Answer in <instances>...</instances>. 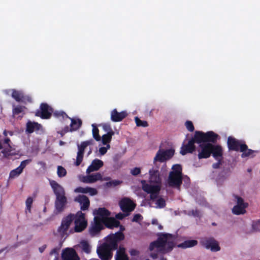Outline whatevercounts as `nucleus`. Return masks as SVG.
I'll list each match as a JSON object with an SVG mask.
<instances>
[{"mask_svg":"<svg viewBox=\"0 0 260 260\" xmlns=\"http://www.w3.org/2000/svg\"><path fill=\"white\" fill-rule=\"evenodd\" d=\"M120 232L107 236L106 242L98 248L97 252L102 260H111L113 255L112 251L117 248V242L124 239V236L121 233L124 230V226L120 225Z\"/></svg>","mask_w":260,"mask_h":260,"instance_id":"nucleus-1","label":"nucleus"},{"mask_svg":"<svg viewBox=\"0 0 260 260\" xmlns=\"http://www.w3.org/2000/svg\"><path fill=\"white\" fill-rule=\"evenodd\" d=\"M175 236L169 234L160 235L156 241L153 242L150 244L149 249L151 251V256L153 259L157 257L155 252H160L163 253L171 251L175 246Z\"/></svg>","mask_w":260,"mask_h":260,"instance_id":"nucleus-2","label":"nucleus"},{"mask_svg":"<svg viewBox=\"0 0 260 260\" xmlns=\"http://www.w3.org/2000/svg\"><path fill=\"white\" fill-rule=\"evenodd\" d=\"M227 145L229 151H235L241 153V157L245 160L253 158L258 152L257 150L248 148L247 145L244 140H238L234 137L230 136L228 138Z\"/></svg>","mask_w":260,"mask_h":260,"instance_id":"nucleus-3","label":"nucleus"},{"mask_svg":"<svg viewBox=\"0 0 260 260\" xmlns=\"http://www.w3.org/2000/svg\"><path fill=\"white\" fill-rule=\"evenodd\" d=\"M149 182L142 181V188L144 191L150 194L152 200L156 198L160 189V178L157 171H150Z\"/></svg>","mask_w":260,"mask_h":260,"instance_id":"nucleus-4","label":"nucleus"},{"mask_svg":"<svg viewBox=\"0 0 260 260\" xmlns=\"http://www.w3.org/2000/svg\"><path fill=\"white\" fill-rule=\"evenodd\" d=\"M73 219H74V229L71 230L70 231V233L74 232L80 233L86 228L87 221L85 217V214L81 211H78L75 216L74 215L70 214L66 217V231Z\"/></svg>","mask_w":260,"mask_h":260,"instance_id":"nucleus-5","label":"nucleus"},{"mask_svg":"<svg viewBox=\"0 0 260 260\" xmlns=\"http://www.w3.org/2000/svg\"><path fill=\"white\" fill-rule=\"evenodd\" d=\"M94 219L105 224L108 228H113L119 226V222L114 218L110 217V212L105 208L94 210L93 212Z\"/></svg>","mask_w":260,"mask_h":260,"instance_id":"nucleus-6","label":"nucleus"},{"mask_svg":"<svg viewBox=\"0 0 260 260\" xmlns=\"http://www.w3.org/2000/svg\"><path fill=\"white\" fill-rule=\"evenodd\" d=\"M175 149L172 147L167 148L161 143L159 150L154 157L153 162L159 161L163 162L170 159L174 155Z\"/></svg>","mask_w":260,"mask_h":260,"instance_id":"nucleus-7","label":"nucleus"},{"mask_svg":"<svg viewBox=\"0 0 260 260\" xmlns=\"http://www.w3.org/2000/svg\"><path fill=\"white\" fill-rule=\"evenodd\" d=\"M172 171L170 172L168 183L171 186L179 187L182 183V168L179 164L173 166Z\"/></svg>","mask_w":260,"mask_h":260,"instance_id":"nucleus-8","label":"nucleus"},{"mask_svg":"<svg viewBox=\"0 0 260 260\" xmlns=\"http://www.w3.org/2000/svg\"><path fill=\"white\" fill-rule=\"evenodd\" d=\"M236 205L232 209V212L236 215L243 214L246 213V208L248 206V204L245 202L241 197L236 196L235 197Z\"/></svg>","mask_w":260,"mask_h":260,"instance_id":"nucleus-9","label":"nucleus"},{"mask_svg":"<svg viewBox=\"0 0 260 260\" xmlns=\"http://www.w3.org/2000/svg\"><path fill=\"white\" fill-rule=\"evenodd\" d=\"M201 245L207 249L212 252H217L220 250V247L217 241L213 238H205L201 241Z\"/></svg>","mask_w":260,"mask_h":260,"instance_id":"nucleus-10","label":"nucleus"},{"mask_svg":"<svg viewBox=\"0 0 260 260\" xmlns=\"http://www.w3.org/2000/svg\"><path fill=\"white\" fill-rule=\"evenodd\" d=\"M53 108L47 103H41L40 110L36 112V116L41 117L42 119H49L52 116Z\"/></svg>","mask_w":260,"mask_h":260,"instance_id":"nucleus-11","label":"nucleus"},{"mask_svg":"<svg viewBox=\"0 0 260 260\" xmlns=\"http://www.w3.org/2000/svg\"><path fill=\"white\" fill-rule=\"evenodd\" d=\"M93 144V140L92 139L83 141L81 142L80 145H78V152L76 157V161L75 162H82L83 158V154L86 148Z\"/></svg>","mask_w":260,"mask_h":260,"instance_id":"nucleus-12","label":"nucleus"},{"mask_svg":"<svg viewBox=\"0 0 260 260\" xmlns=\"http://www.w3.org/2000/svg\"><path fill=\"white\" fill-rule=\"evenodd\" d=\"M211 155L218 161V162H222L223 151L222 147L219 145L212 144L211 147Z\"/></svg>","mask_w":260,"mask_h":260,"instance_id":"nucleus-13","label":"nucleus"},{"mask_svg":"<svg viewBox=\"0 0 260 260\" xmlns=\"http://www.w3.org/2000/svg\"><path fill=\"white\" fill-rule=\"evenodd\" d=\"M200 146L201 148V152L198 154L199 158H207L211 155V147L212 146L211 143H203L200 144Z\"/></svg>","mask_w":260,"mask_h":260,"instance_id":"nucleus-14","label":"nucleus"},{"mask_svg":"<svg viewBox=\"0 0 260 260\" xmlns=\"http://www.w3.org/2000/svg\"><path fill=\"white\" fill-rule=\"evenodd\" d=\"M49 181L56 198L65 197L64 189L61 186L54 180L49 179Z\"/></svg>","mask_w":260,"mask_h":260,"instance_id":"nucleus-15","label":"nucleus"},{"mask_svg":"<svg viewBox=\"0 0 260 260\" xmlns=\"http://www.w3.org/2000/svg\"><path fill=\"white\" fill-rule=\"evenodd\" d=\"M81 181L86 183H92L98 180L102 179V176L100 173H95L86 176H80Z\"/></svg>","mask_w":260,"mask_h":260,"instance_id":"nucleus-16","label":"nucleus"},{"mask_svg":"<svg viewBox=\"0 0 260 260\" xmlns=\"http://www.w3.org/2000/svg\"><path fill=\"white\" fill-rule=\"evenodd\" d=\"M66 118L69 119L71 120L70 127L66 126V133L70 131H75L78 129L82 125V120L79 118H71L69 117L66 114Z\"/></svg>","mask_w":260,"mask_h":260,"instance_id":"nucleus-17","label":"nucleus"},{"mask_svg":"<svg viewBox=\"0 0 260 260\" xmlns=\"http://www.w3.org/2000/svg\"><path fill=\"white\" fill-rule=\"evenodd\" d=\"M119 205L121 210L125 212H129L133 210L135 207L133 202L127 198H124L120 201Z\"/></svg>","mask_w":260,"mask_h":260,"instance_id":"nucleus-18","label":"nucleus"},{"mask_svg":"<svg viewBox=\"0 0 260 260\" xmlns=\"http://www.w3.org/2000/svg\"><path fill=\"white\" fill-rule=\"evenodd\" d=\"M127 116V113L125 111L118 112L116 109H114L111 112V120L113 122L121 121Z\"/></svg>","mask_w":260,"mask_h":260,"instance_id":"nucleus-19","label":"nucleus"},{"mask_svg":"<svg viewBox=\"0 0 260 260\" xmlns=\"http://www.w3.org/2000/svg\"><path fill=\"white\" fill-rule=\"evenodd\" d=\"M103 224L100 221L94 219L93 223L89 229V232L91 236H94L100 232L103 228Z\"/></svg>","mask_w":260,"mask_h":260,"instance_id":"nucleus-20","label":"nucleus"},{"mask_svg":"<svg viewBox=\"0 0 260 260\" xmlns=\"http://www.w3.org/2000/svg\"><path fill=\"white\" fill-rule=\"evenodd\" d=\"M196 149L193 140L190 139L187 144H183L181 148L180 153L182 155H185L187 153H191Z\"/></svg>","mask_w":260,"mask_h":260,"instance_id":"nucleus-21","label":"nucleus"},{"mask_svg":"<svg viewBox=\"0 0 260 260\" xmlns=\"http://www.w3.org/2000/svg\"><path fill=\"white\" fill-rule=\"evenodd\" d=\"M75 201L78 202L81 206L82 210H87L90 204V202L88 198L83 195L79 196L75 199Z\"/></svg>","mask_w":260,"mask_h":260,"instance_id":"nucleus-22","label":"nucleus"},{"mask_svg":"<svg viewBox=\"0 0 260 260\" xmlns=\"http://www.w3.org/2000/svg\"><path fill=\"white\" fill-rule=\"evenodd\" d=\"M75 192L83 193H88L90 196H94L98 193L97 190L90 187H78L75 189Z\"/></svg>","mask_w":260,"mask_h":260,"instance_id":"nucleus-23","label":"nucleus"},{"mask_svg":"<svg viewBox=\"0 0 260 260\" xmlns=\"http://www.w3.org/2000/svg\"><path fill=\"white\" fill-rule=\"evenodd\" d=\"M218 135L213 131L204 133L205 143H214L216 142Z\"/></svg>","mask_w":260,"mask_h":260,"instance_id":"nucleus-24","label":"nucleus"},{"mask_svg":"<svg viewBox=\"0 0 260 260\" xmlns=\"http://www.w3.org/2000/svg\"><path fill=\"white\" fill-rule=\"evenodd\" d=\"M4 155L8 159H17L20 157V155L18 153H16L15 150L11 148H6L2 151Z\"/></svg>","mask_w":260,"mask_h":260,"instance_id":"nucleus-25","label":"nucleus"},{"mask_svg":"<svg viewBox=\"0 0 260 260\" xmlns=\"http://www.w3.org/2000/svg\"><path fill=\"white\" fill-rule=\"evenodd\" d=\"M191 140H193L194 143L202 144L205 143L204 133L202 131H196Z\"/></svg>","mask_w":260,"mask_h":260,"instance_id":"nucleus-26","label":"nucleus"},{"mask_svg":"<svg viewBox=\"0 0 260 260\" xmlns=\"http://www.w3.org/2000/svg\"><path fill=\"white\" fill-rule=\"evenodd\" d=\"M41 127V125L37 122L28 121L26 123V131L29 133H32L35 131H38Z\"/></svg>","mask_w":260,"mask_h":260,"instance_id":"nucleus-27","label":"nucleus"},{"mask_svg":"<svg viewBox=\"0 0 260 260\" xmlns=\"http://www.w3.org/2000/svg\"><path fill=\"white\" fill-rule=\"evenodd\" d=\"M159 193L157 194L156 198L152 200L150 196V203L151 204L152 203H154L155 206H154L156 208H164L166 205V202L164 199L160 198L158 196Z\"/></svg>","mask_w":260,"mask_h":260,"instance_id":"nucleus-28","label":"nucleus"},{"mask_svg":"<svg viewBox=\"0 0 260 260\" xmlns=\"http://www.w3.org/2000/svg\"><path fill=\"white\" fill-rule=\"evenodd\" d=\"M65 206V197L56 198L55 201V208L57 213L63 211Z\"/></svg>","mask_w":260,"mask_h":260,"instance_id":"nucleus-29","label":"nucleus"},{"mask_svg":"<svg viewBox=\"0 0 260 260\" xmlns=\"http://www.w3.org/2000/svg\"><path fill=\"white\" fill-rule=\"evenodd\" d=\"M26 164H20L18 167L12 170L10 173L9 178H14L15 177L18 176L26 167Z\"/></svg>","mask_w":260,"mask_h":260,"instance_id":"nucleus-30","label":"nucleus"},{"mask_svg":"<svg viewBox=\"0 0 260 260\" xmlns=\"http://www.w3.org/2000/svg\"><path fill=\"white\" fill-rule=\"evenodd\" d=\"M115 260H128V257L125 253V249L120 247L115 256Z\"/></svg>","mask_w":260,"mask_h":260,"instance_id":"nucleus-31","label":"nucleus"},{"mask_svg":"<svg viewBox=\"0 0 260 260\" xmlns=\"http://www.w3.org/2000/svg\"><path fill=\"white\" fill-rule=\"evenodd\" d=\"M66 260H80V258L74 249L66 248Z\"/></svg>","mask_w":260,"mask_h":260,"instance_id":"nucleus-32","label":"nucleus"},{"mask_svg":"<svg viewBox=\"0 0 260 260\" xmlns=\"http://www.w3.org/2000/svg\"><path fill=\"white\" fill-rule=\"evenodd\" d=\"M55 236L61 239L65 235V217H63L61 221L60 226L58 228L57 231L54 233Z\"/></svg>","mask_w":260,"mask_h":260,"instance_id":"nucleus-33","label":"nucleus"},{"mask_svg":"<svg viewBox=\"0 0 260 260\" xmlns=\"http://www.w3.org/2000/svg\"><path fill=\"white\" fill-rule=\"evenodd\" d=\"M197 244L198 241L196 240H188L179 244L178 247L182 248H191L197 245Z\"/></svg>","mask_w":260,"mask_h":260,"instance_id":"nucleus-34","label":"nucleus"},{"mask_svg":"<svg viewBox=\"0 0 260 260\" xmlns=\"http://www.w3.org/2000/svg\"><path fill=\"white\" fill-rule=\"evenodd\" d=\"M114 135V132H109L107 133L106 134H105L102 136L101 137V140L103 144L104 145H109V143L111 142L112 140V136Z\"/></svg>","mask_w":260,"mask_h":260,"instance_id":"nucleus-35","label":"nucleus"},{"mask_svg":"<svg viewBox=\"0 0 260 260\" xmlns=\"http://www.w3.org/2000/svg\"><path fill=\"white\" fill-rule=\"evenodd\" d=\"M79 245L85 252L89 253L90 252L91 246L87 241L82 240Z\"/></svg>","mask_w":260,"mask_h":260,"instance_id":"nucleus-36","label":"nucleus"},{"mask_svg":"<svg viewBox=\"0 0 260 260\" xmlns=\"http://www.w3.org/2000/svg\"><path fill=\"white\" fill-rule=\"evenodd\" d=\"M23 94V93L22 92L14 89L12 93V96L17 102H20L22 100Z\"/></svg>","mask_w":260,"mask_h":260,"instance_id":"nucleus-37","label":"nucleus"},{"mask_svg":"<svg viewBox=\"0 0 260 260\" xmlns=\"http://www.w3.org/2000/svg\"><path fill=\"white\" fill-rule=\"evenodd\" d=\"M103 164H91L86 170L87 173H90L91 172L99 170Z\"/></svg>","mask_w":260,"mask_h":260,"instance_id":"nucleus-38","label":"nucleus"},{"mask_svg":"<svg viewBox=\"0 0 260 260\" xmlns=\"http://www.w3.org/2000/svg\"><path fill=\"white\" fill-rule=\"evenodd\" d=\"M92 136L93 138L96 141H100L101 140V137L99 135V130L98 128L95 126L94 124H92Z\"/></svg>","mask_w":260,"mask_h":260,"instance_id":"nucleus-39","label":"nucleus"},{"mask_svg":"<svg viewBox=\"0 0 260 260\" xmlns=\"http://www.w3.org/2000/svg\"><path fill=\"white\" fill-rule=\"evenodd\" d=\"M64 240H65V238H64L63 240H62L61 241H60V242H59V243L58 244V246L56 247V248H54V249H53L51 251V252L50 253V255H53V254H56L57 256H55V258H57V256L58 255V253H59V251L60 250V248L62 246V243H63Z\"/></svg>","mask_w":260,"mask_h":260,"instance_id":"nucleus-40","label":"nucleus"},{"mask_svg":"<svg viewBox=\"0 0 260 260\" xmlns=\"http://www.w3.org/2000/svg\"><path fill=\"white\" fill-rule=\"evenodd\" d=\"M135 120L137 126L145 127L148 126V122L146 121H142L138 117L135 118Z\"/></svg>","mask_w":260,"mask_h":260,"instance_id":"nucleus-41","label":"nucleus"},{"mask_svg":"<svg viewBox=\"0 0 260 260\" xmlns=\"http://www.w3.org/2000/svg\"><path fill=\"white\" fill-rule=\"evenodd\" d=\"M24 107L21 106H17L16 107H15L13 109V114L14 115H18L23 111V109L24 108Z\"/></svg>","mask_w":260,"mask_h":260,"instance_id":"nucleus-42","label":"nucleus"},{"mask_svg":"<svg viewBox=\"0 0 260 260\" xmlns=\"http://www.w3.org/2000/svg\"><path fill=\"white\" fill-rule=\"evenodd\" d=\"M185 125L187 130L190 132H192L194 130L193 124L191 121H186L185 123Z\"/></svg>","mask_w":260,"mask_h":260,"instance_id":"nucleus-43","label":"nucleus"},{"mask_svg":"<svg viewBox=\"0 0 260 260\" xmlns=\"http://www.w3.org/2000/svg\"><path fill=\"white\" fill-rule=\"evenodd\" d=\"M32 101V98L29 95L23 94L21 102L26 104V103H31Z\"/></svg>","mask_w":260,"mask_h":260,"instance_id":"nucleus-44","label":"nucleus"},{"mask_svg":"<svg viewBox=\"0 0 260 260\" xmlns=\"http://www.w3.org/2000/svg\"><path fill=\"white\" fill-rule=\"evenodd\" d=\"M32 202H33V199L31 197H28L25 203H26V209L29 211H30Z\"/></svg>","mask_w":260,"mask_h":260,"instance_id":"nucleus-45","label":"nucleus"},{"mask_svg":"<svg viewBox=\"0 0 260 260\" xmlns=\"http://www.w3.org/2000/svg\"><path fill=\"white\" fill-rule=\"evenodd\" d=\"M121 183V182L119 180H115L107 182L106 183V186L108 187H112V186H116Z\"/></svg>","mask_w":260,"mask_h":260,"instance_id":"nucleus-46","label":"nucleus"},{"mask_svg":"<svg viewBox=\"0 0 260 260\" xmlns=\"http://www.w3.org/2000/svg\"><path fill=\"white\" fill-rule=\"evenodd\" d=\"M57 175L60 177L65 176V169L61 166H58L57 168Z\"/></svg>","mask_w":260,"mask_h":260,"instance_id":"nucleus-47","label":"nucleus"},{"mask_svg":"<svg viewBox=\"0 0 260 260\" xmlns=\"http://www.w3.org/2000/svg\"><path fill=\"white\" fill-rule=\"evenodd\" d=\"M106 147H102L99 149V152L101 155H104L107 151L108 149L110 148V145H105Z\"/></svg>","mask_w":260,"mask_h":260,"instance_id":"nucleus-48","label":"nucleus"},{"mask_svg":"<svg viewBox=\"0 0 260 260\" xmlns=\"http://www.w3.org/2000/svg\"><path fill=\"white\" fill-rule=\"evenodd\" d=\"M103 129H104V131L107 132V133L111 132H114L110 126V124L109 123L103 124Z\"/></svg>","mask_w":260,"mask_h":260,"instance_id":"nucleus-49","label":"nucleus"},{"mask_svg":"<svg viewBox=\"0 0 260 260\" xmlns=\"http://www.w3.org/2000/svg\"><path fill=\"white\" fill-rule=\"evenodd\" d=\"M53 115L56 118L63 117V114L64 113L63 111H53L52 113Z\"/></svg>","mask_w":260,"mask_h":260,"instance_id":"nucleus-50","label":"nucleus"},{"mask_svg":"<svg viewBox=\"0 0 260 260\" xmlns=\"http://www.w3.org/2000/svg\"><path fill=\"white\" fill-rule=\"evenodd\" d=\"M140 173V169L139 168H135L131 170V173L134 175H136Z\"/></svg>","mask_w":260,"mask_h":260,"instance_id":"nucleus-51","label":"nucleus"},{"mask_svg":"<svg viewBox=\"0 0 260 260\" xmlns=\"http://www.w3.org/2000/svg\"><path fill=\"white\" fill-rule=\"evenodd\" d=\"M142 219V216L140 214H136L134 216L133 221L138 222Z\"/></svg>","mask_w":260,"mask_h":260,"instance_id":"nucleus-52","label":"nucleus"},{"mask_svg":"<svg viewBox=\"0 0 260 260\" xmlns=\"http://www.w3.org/2000/svg\"><path fill=\"white\" fill-rule=\"evenodd\" d=\"M10 142H11V141H10V139L8 138H7L6 139H5L4 140V143L6 145H7L8 148H11V146L10 145Z\"/></svg>","mask_w":260,"mask_h":260,"instance_id":"nucleus-53","label":"nucleus"},{"mask_svg":"<svg viewBox=\"0 0 260 260\" xmlns=\"http://www.w3.org/2000/svg\"><path fill=\"white\" fill-rule=\"evenodd\" d=\"M126 216L125 214L122 213H118L116 215V217L119 219H122Z\"/></svg>","mask_w":260,"mask_h":260,"instance_id":"nucleus-54","label":"nucleus"},{"mask_svg":"<svg viewBox=\"0 0 260 260\" xmlns=\"http://www.w3.org/2000/svg\"><path fill=\"white\" fill-rule=\"evenodd\" d=\"M46 245H43L42 246L40 247L39 248V251L41 252V253H42L44 250L45 249H46Z\"/></svg>","mask_w":260,"mask_h":260,"instance_id":"nucleus-55","label":"nucleus"},{"mask_svg":"<svg viewBox=\"0 0 260 260\" xmlns=\"http://www.w3.org/2000/svg\"><path fill=\"white\" fill-rule=\"evenodd\" d=\"M130 253L132 255H137L138 254V252L137 250H132L130 251Z\"/></svg>","mask_w":260,"mask_h":260,"instance_id":"nucleus-56","label":"nucleus"},{"mask_svg":"<svg viewBox=\"0 0 260 260\" xmlns=\"http://www.w3.org/2000/svg\"><path fill=\"white\" fill-rule=\"evenodd\" d=\"M61 259L65 260V249H63L61 252Z\"/></svg>","mask_w":260,"mask_h":260,"instance_id":"nucleus-57","label":"nucleus"},{"mask_svg":"<svg viewBox=\"0 0 260 260\" xmlns=\"http://www.w3.org/2000/svg\"><path fill=\"white\" fill-rule=\"evenodd\" d=\"M91 162H98V163H100V162H103L101 160H100V159H95L93 160Z\"/></svg>","mask_w":260,"mask_h":260,"instance_id":"nucleus-58","label":"nucleus"},{"mask_svg":"<svg viewBox=\"0 0 260 260\" xmlns=\"http://www.w3.org/2000/svg\"><path fill=\"white\" fill-rule=\"evenodd\" d=\"M220 164H214L213 165V168L215 169L218 168L219 167Z\"/></svg>","mask_w":260,"mask_h":260,"instance_id":"nucleus-59","label":"nucleus"},{"mask_svg":"<svg viewBox=\"0 0 260 260\" xmlns=\"http://www.w3.org/2000/svg\"><path fill=\"white\" fill-rule=\"evenodd\" d=\"M157 220H156V219H153V220L152 221V224H156V223H157Z\"/></svg>","mask_w":260,"mask_h":260,"instance_id":"nucleus-60","label":"nucleus"},{"mask_svg":"<svg viewBox=\"0 0 260 260\" xmlns=\"http://www.w3.org/2000/svg\"><path fill=\"white\" fill-rule=\"evenodd\" d=\"M7 133H8L7 131L6 130H5V131H4L3 134H4L5 136H7Z\"/></svg>","mask_w":260,"mask_h":260,"instance_id":"nucleus-61","label":"nucleus"},{"mask_svg":"<svg viewBox=\"0 0 260 260\" xmlns=\"http://www.w3.org/2000/svg\"><path fill=\"white\" fill-rule=\"evenodd\" d=\"M21 162H29V160L28 159L24 160L21 161Z\"/></svg>","mask_w":260,"mask_h":260,"instance_id":"nucleus-62","label":"nucleus"},{"mask_svg":"<svg viewBox=\"0 0 260 260\" xmlns=\"http://www.w3.org/2000/svg\"><path fill=\"white\" fill-rule=\"evenodd\" d=\"M8 133H9V134L10 136H12V135H13V132H12V131H9V132H8Z\"/></svg>","mask_w":260,"mask_h":260,"instance_id":"nucleus-63","label":"nucleus"},{"mask_svg":"<svg viewBox=\"0 0 260 260\" xmlns=\"http://www.w3.org/2000/svg\"><path fill=\"white\" fill-rule=\"evenodd\" d=\"M59 144L60 145H63L64 144V142L62 141H60Z\"/></svg>","mask_w":260,"mask_h":260,"instance_id":"nucleus-64","label":"nucleus"}]
</instances>
